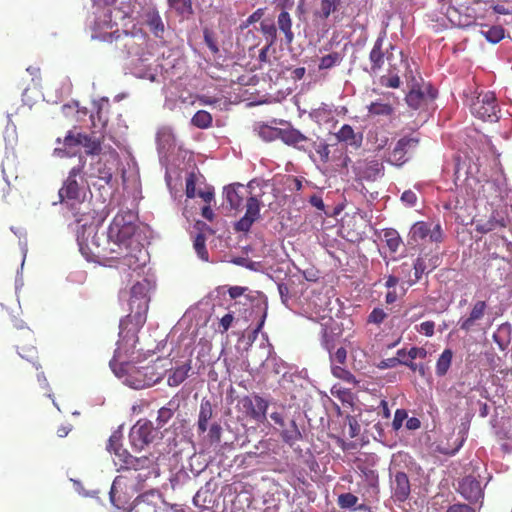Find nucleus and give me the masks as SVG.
<instances>
[{"label": "nucleus", "mask_w": 512, "mask_h": 512, "mask_svg": "<svg viewBox=\"0 0 512 512\" xmlns=\"http://www.w3.org/2000/svg\"><path fill=\"white\" fill-rule=\"evenodd\" d=\"M86 160L80 155L79 163L71 168L67 178L64 180L62 187L59 189L58 195L60 203L65 204L72 212L76 222L80 223L85 211H82L83 205V182L84 168Z\"/></svg>", "instance_id": "obj_1"}, {"label": "nucleus", "mask_w": 512, "mask_h": 512, "mask_svg": "<svg viewBox=\"0 0 512 512\" xmlns=\"http://www.w3.org/2000/svg\"><path fill=\"white\" fill-rule=\"evenodd\" d=\"M135 215L130 210L119 211L113 218L107 230L106 243L111 244L117 257L122 250H127L132 243L136 231Z\"/></svg>", "instance_id": "obj_2"}, {"label": "nucleus", "mask_w": 512, "mask_h": 512, "mask_svg": "<svg viewBox=\"0 0 512 512\" xmlns=\"http://www.w3.org/2000/svg\"><path fill=\"white\" fill-rule=\"evenodd\" d=\"M78 244L81 253L88 260L107 259L113 260L117 257L111 244L106 243L104 234H98L94 226L84 228L81 236H78Z\"/></svg>", "instance_id": "obj_3"}, {"label": "nucleus", "mask_w": 512, "mask_h": 512, "mask_svg": "<svg viewBox=\"0 0 512 512\" xmlns=\"http://www.w3.org/2000/svg\"><path fill=\"white\" fill-rule=\"evenodd\" d=\"M148 309L135 307L130 309V313L119 324V337L121 341H131L132 345L138 341V332L143 327L147 319Z\"/></svg>", "instance_id": "obj_4"}, {"label": "nucleus", "mask_w": 512, "mask_h": 512, "mask_svg": "<svg viewBox=\"0 0 512 512\" xmlns=\"http://www.w3.org/2000/svg\"><path fill=\"white\" fill-rule=\"evenodd\" d=\"M420 144V138L416 135L401 137L390 150L386 161L395 166H403L413 156Z\"/></svg>", "instance_id": "obj_5"}, {"label": "nucleus", "mask_w": 512, "mask_h": 512, "mask_svg": "<svg viewBox=\"0 0 512 512\" xmlns=\"http://www.w3.org/2000/svg\"><path fill=\"white\" fill-rule=\"evenodd\" d=\"M471 113L483 121H495L498 119L499 107L493 92L480 93L470 105Z\"/></svg>", "instance_id": "obj_6"}, {"label": "nucleus", "mask_w": 512, "mask_h": 512, "mask_svg": "<svg viewBox=\"0 0 512 512\" xmlns=\"http://www.w3.org/2000/svg\"><path fill=\"white\" fill-rule=\"evenodd\" d=\"M443 240V230L439 223L433 225L425 221L416 222L409 232V243L419 244L420 242L430 241L440 243Z\"/></svg>", "instance_id": "obj_7"}, {"label": "nucleus", "mask_w": 512, "mask_h": 512, "mask_svg": "<svg viewBox=\"0 0 512 512\" xmlns=\"http://www.w3.org/2000/svg\"><path fill=\"white\" fill-rule=\"evenodd\" d=\"M489 305L484 300H476L472 303L466 314L458 320L459 329L468 333L475 331L481 326L485 316L488 314Z\"/></svg>", "instance_id": "obj_8"}, {"label": "nucleus", "mask_w": 512, "mask_h": 512, "mask_svg": "<svg viewBox=\"0 0 512 512\" xmlns=\"http://www.w3.org/2000/svg\"><path fill=\"white\" fill-rule=\"evenodd\" d=\"M157 435L158 431L153 427L151 421L140 419L131 428L129 438L132 446L141 450L152 443Z\"/></svg>", "instance_id": "obj_9"}, {"label": "nucleus", "mask_w": 512, "mask_h": 512, "mask_svg": "<svg viewBox=\"0 0 512 512\" xmlns=\"http://www.w3.org/2000/svg\"><path fill=\"white\" fill-rule=\"evenodd\" d=\"M270 418L277 426H279L278 431L284 443L289 446H293L296 442L302 439V434L295 420L290 419L286 422L283 412H272L270 414Z\"/></svg>", "instance_id": "obj_10"}, {"label": "nucleus", "mask_w": 512, "mask_h": 512, "mask_svg": "<svg viewBox=\"0 0 512 512\" xmlns=\"http://www.w3.org/2000/svg\"><path fill=\"white\" fill-rule=\"evenodd\" d=\"M261 201L257 195H251L246 201V212L234 225L237 232L247 233L255 221L260 218Z\"/></svg>", "instance_id": "obj_11"}, {"label": "nucleus", "mask_w": 512, "mask_h": 512, "mask_svg": "<svg viewBox=\"0 0 512 512\" xmlns=\"http://www.w3.org/2000/svg\"><path fill=\"white\" fill-rule=\"evenodd\" d=\"M393 48L392 44H389V47L384 48V36H379L376 39L369 53L370 74H378L382 70L385 60H391L392 53L389 52V50H392Z\"/></svg>", "instance_id": "obj_12"}, {"label": "nucleus", "mask_w": 512, "mask_h": 512, "mask_svg": "<svg viewBox=\"0 0 512 512\" xmlns=\"http://www.w3.org/2000/svg\"><path fill=\"white\" fill-rule=\"evenodd\" d=\"M151 475H154V471H130L127 472L126 475H119L117 476L112 484L111 490H110V500L112 504L116 507H120L116 503L115 494L117 487H121L122 485H126L127 480H135L136 483L132 485V488L135 491H139L143 488L144 482L151 477Z\"/></svg>", "instance_id": "obj_13"}, {"label": "nucleus", "mask_w": 512, "mask_h": 512, "mask_svg": "<svg viewBox=\"0 0 512 512\" xmlns=\"http://www.w3.org/2000/svg\"><path fill=\"white\" fill-rule=\"evenodd\" d=\"M115 259L116 258L113 260ZM117 259L121 261L122 265L135 271L146 264L148 253L139 243H135L134 246L130 243L129 248L127 250H122Z\"/></svg>", "instance_id": "obj_14"}, {"label": "nucleus", "mask_w": 512, "mask_h": 512, "mask_svg": "<svg viewBox=\"0 0 512 512\" xmlns=\"http://www.w3.org/2000/svg\"><path fill=\"white\" fill-rule=\"evenodd\" d=\"M241 403L250 418L260 423L266 420L269 404L264 398L259 395H254L253 397L245 396L242 398Z\"/></svg>", "instance_id": "obj_15"}, {"label": "nucleus", "mask_w": 512, "mask_h": 512, "mask_svg": "<svg viewBox=\"0 0 512 512\" xmlns=\"http://www.w3.org/2000/svg\"><path fill=\"white\" fill-rule=\"evenodd\" d=\"M23 340L18 339V344L16 345V348L18 350V354L26 359L27 361L31 362L33 366L38 370L41 366L38 362V352L36 347L34 346L35 342V336L34 333L29 329L26 328L23 331Z\"/></svg>", "instance_id": "obj_16"}, {"label": "nucleus", "mask_w": 512, "mask_h": 512, "mask_svg": "<svg viewBox=\"0 0 512 512\" xmlns=\"http://www.w3.org/2000/svg\"><path fill=\"white\" fill-rule=\"evenodd\" d=\"M150 289V283L148 280L144 279L143 281L135 283L131 287V296L129 300V306L132 311L135 307L143 309H148L149 305V296L148 292Z\"/></svg>", "instance_id": "obj_17"}, {"label": "nucleus", "mask_w": 512, "mask_h": 512, "mask_svg": "<svg viewBox=\"0 0 512 512\" xmlns=\"http://www.w3.org/2000/svg\"><path fill=\"white\" fill-rule=\"evenodd\" d=\"M459 492L469 502L475 503L483 497V489L479 480L472 475L459 482Z\"/></svg>", "instance_id": "obj_18"}, {"label": "nucleus", "mask_w": 512, "mask_h": 512, "mask_svg": "<svg viewBox=\"0 0 512 512\" xmlns=\"http://www.w3.org/2000/svg\"><path fill=\"white\" fill-rule=\"evenodd\" d=\"M358 175L367 181H375L384 175V165L377 159L364 160L358 163Z\"/></svg>", "instance_id": "obj_19"}, {"label": "nucleus", "mask_w": 512, "mask_h": 512, "mask_svg": "<svg viewBox=\"0 0 512 512\" xmlns=\"http://www.w3.org/2000/svg\"><path fill=\"white\" fill-rule=\"evenodd\" d=\"M405 77L408 85L410 86V91L406 95L405 100L409 107L418 109L425 100V94L421 91L420 85L414 77L411 69L407 71Z\"/></svg>", "instance_id": "obj_20"}, {"label": "nucleus", "mask_w": 512, "mask_h": 512, "mask_svg": "<svg viewBox=\"0 0 512 512\" xmlns=\"http://www.w3.org/2000/svg\"><path fill=\"white\" fill-rule=\"evenodd\" d=\"M392 497L399 502L408 499L410 495V482L404 472H397L391 480Z\"/></svg>", "instance_id": "obj_21"}, {"label": "nucleus", "mask_w": 512, "mask_h": 512, "mask_svg": "<svg viewBox=\"0 0 512 512\" xmlns=\"http://www.w3.org/2000/svg\"><path fill=\"white\" fill-rule=\"evenodd\" d=\"M247 192V187L240 183H235L225 187V198L230 208L235 210L241 208Z\"/></svg>", "instance_id": "obj_22"}, {"label": "nucleus", "mask_w": 512, "mask_h": 512, "mask_svg": "<svg viewBox=\"0 0 512 512\" xmlns=\"http://www.w3.org/2000/svg\"><path fill=\"white\" fill-rule=\"evenodd\" d=\"M442 12L446 15L452 26L465 28L474 23V17L472 15L460 11L453 5L447 6Z\"/></svg>", "instance_id": "obj_23"}, {"label": "nucleus", "mask_w": 512, "mask_h": 512, "mask_svg": "<svg viewBox=\"0 0 512 512\" xmlns=\"http://www.w3.org/2000/svg\"><path fill=\"white\" fill-rule=\"evenodd\" d=\"M157 457L154 456H142V457H133L131 464H129V468H127L126 472L130 471H154V476H158V464Z\"/></svg>", "instance_id": "obj_24"}, {"label": "nucleus", "mask_w": 512, "mask_h": 512, "mask_svg": "<svg viewBox=\"0 0 512 512\" xmlns=\"http://www.w3.org/2000/svg\"><path fill=\"white\" fill-rule=\"evenodd\" d=\"M213 416V406L209 399L203 398L200 403L197 431L198 434H204L208 430V423Z\"/></svg>", "instance_id": "obj_25"}, {"label": "nucleus", "mask_w": 512, "mask_h": 512, "mask_svg": "<svg viewBox=\"0 0 512 512\" xmlns=\"http://www.w3.org/2000/svg\"><path fill=\"white\" fill-rule=\"evenodd\" d=\"M280 139L287 145L294 146L298 149H305L304 143L308 138L299 130L294 128L281 129Z\"/></svg>", "instance_id": "obj_26"}, {"label": "nucleus", "mask_w": 512, "mask_h": 512, "mask_svg": "<svg viewBox=\"0 0 512 512\" xmlns=\"http://www.w3.org/2000/svg\"><path fill=\"white\" fill-rule=\"evenodd\" d=\"M277 28L284 34L287 44H291L294 40L292 31V18L288 11H281L277 17Z\"/></svg>", "instance_id": "obj_27"}, {"label": "nucleus", "mask_w": 512, "mask_h": 512, "mask_svg": "<svg viewBox=\"0 0 512 512\" xmlns=\"http://www.w3.org/2000/svg\"><path fill=\"white\" fill-rule=\"evenodd\" d=\"M91 170V177L98 178L99 180H102L105 184H110V182L112 181V167L107 165V163L103 162L101 158H99L95 163L92 164Z\"/></svg>", "instance_id": "obj_28"}, {"label": "nucleus", "mask_w": 512, "mask_h": 512, "mask_svg": "<svg viewBox=\"0 0 512 512\" xmlns=\"http://www.w3.org/2000/svg\"><path fill=\"white\" fill-rule=\"evenodd\" d=\"M82 134L83 133H80V132L74 133L73 131H69L63 140V144H64L65 148L64 149L63 148H55L54 155L59 156V157L71 156L72 153L67 151V149L80 146Z\"/></svg>", "instance_id": "obj_29"}, {"label": "nucleus", "mask_w": 512, "mask_h": 512, "mask_svg": "<svg viewBox=\"0 0 512 512\" xmlns=\"http://www.w3.org/2000/svg\"><path fill=\"white\" fill-rule=\"evenodd\" d=\"M115 45L117 48H125L127 54H138L139 45L136 43V37L127 32L118 33L115 36Z\"/></svg>", "instance_id": "obj_30"}, {"label": "nucleus", "mask_w": 512, "mask_h": 512, "mask_svg": "<svg viewBox=\"0 0 512 512\" xmlns=\"http://www.w3.org/2000/svg\"><path fill=\"white\" fill-rule=\"evenodd\" d=\"M369 116L389 117L394 114V107L381 99L373 101L367 106Z\"/></svg>", "instance_id": "obj_31"}, {"label": "nucleus", "mask_w": 512, "mask_h": 512, "mask_svg": "<svg viewBox=\"0 0 512 512\" xmlns=\"http://www.w3.org/2000/svg\"><path fill=\"white\" fill-rule=\"evenodd\" d=\"M335 135L338 141L348 145L359 147L361 144L362 137H357L354 129L348 124H344Z\"/></svg>", "instance_id": "obj_32"}, {"label": "nucleus", "mask_w": 512, "mask_h": 512, "mask_svg": "<svg viewBox=\"0 0 512 512\" xmlns=\"http://www.w3.org/2000/svg\"><path fill=\"white\" fill-rule=\"evenodd\" d=\"M190 370L191 366L189 363H185L171 370L167 378L168 385L171 387L179 386L187 379Z\"/></svg>", "instance_id": "obj_33"}, {"label": "nucleus", "mask_w": 512, "mask_h": 512, "mask_svg": "<svg viewBox=\"0 0 512 512\" xmlns=\"http://www.w3.org/2000/svg\"><path fill=\"white\" fill-rule=\"evenodd\" d=\"M81 146L87 155H99L102 150V139L94 135L82 134Z\"/></svg>", "instance_id": "obj_34"}, {"label": "nucleus", "mask_w": 512, "mask_h": 512, "mask_svg": "<svg viewBox=\"0 0 512 512\" xmlns=\"http://www.w3.org/2000/svg\"><path fill=\"white\" fill-rule=\"evenodd\" d=\"M178 407L179 404L172 399L168 402V406L160 408L156 419L157 427H164L168 423V421L173 417L174 412L178 409Z\"/></svg>", "instance_id": "obj_35"}, {"label": "nucleus", "mask_w": 512, "mask_h": 512, "mask_svg": "<svg viewBox=\"0 0 512 512\" xmlns=\"http://www.w3.org/2000/svg\"><path fill=\"white\" fill-rule=\"evenodd\" d=\"M341 4V0H320L319 9L314 12L315 17L326 20L335 12Z\"/></svg>", "instance_id": "obj_36"}, {"label": "nucleus", "mask_w": 512, "mask_h": 512, "mask_svg": "<svg viewBox=\"0 0 512 512\" xmlns=\"http://www.w3.org/2000/svg\"><path fill=\"white\" fill-rule=\"evenodd\" d=\"M453 358V352L451 349H445L441 355L439 356L436 362V375L437 376H445L451 366Z\"/></svg>", "instance_id": "obj_37"}, {"label": "nucleus", "mask_w": 512, "mask_h": 512, "mask_svg": "<svg viewBox=\"0 0 512 512\" xmlns=\"http://www.w3.org/2000/svg\"><path fill=\"white\" fill-rule=\"evenodd\" d=\"M483 28H487V30L482 29L481 33L486 38V40L490 43L496 44V43L500 42L505 37V30L500 25H495V26L484 25Z\"/></svg>", "instance_id": "obj_38"}, {"label": "nucleus", "mask_w": 512, "mask_h": 512, "mask_svg": "<svg viewBox=\"0 0 512 512\" xmlns=\"http://www.w3.org/2000/svg\"><path fill=\"white\" fill-rule=\"evenodd\" d=\"M361 477H363L366 485L369 489H371L374 493H378V474L375 470L369 468L368 466H358Z\"/></svg>", "instance_id": "obj_39"}, {"label": "nucleus", "mask_w": 512, "mask_h": 512, "mask_svg": "<svg viewBox=\"0 0 512 512\" xmlns=\"http://www.w3.org/2000/svg\"><path fill=\"white\" fill-rule=\"evenodd\" d=\"M260 31L262 32L268 47L274 45L277 41V26L268 21H262L260 23Z\"/></svg>", "instance_id": "obj_40"}, {"label": "nucleus", "mask_w": 512, "mask_h": 512, "mask_svg": "<svg viewBox=\"0 0 512 512\" xmlns=\"http://www.w3.org/2000/svg\"><path fill=\"white\" fill-rule=\"evenodd\" d=\"M170 8L174 9L178 15L188 16L193 14L191 0H167Z\"/></svg>", "instance_id": "obj_41"}, {"label": "nucleus", "mask_w": 512, "mask_h": 512, "mask_svg": "<svg viewBox=\"0 0 512 512\" xmlns=\"http://www.w3.org/2000/svg\"><path fill=\"white\" fill-rule=\"evenodd\" d=\"M383 237H384V241H385L387 247L389 248V250L392 253L397 252V250L399 249V247L402 243V239H401L399 233L394 229H386V230H384Z\"/></svg>", "instance_id": "obj_42"}, {"label": "nucleus", "mask_w": 512, "mask_h": 512, "mask_svg": "<svg viewBox=\"0 0 512 512\" xmlns=\"http://www.w3.org/2000/svg\"><path fill=\"white\" fill-rule=\"evenodd\" d=\"M114 455V462L116 465L119 466V471H126L127 468H129V464H131V461L134 457L123 447H118L117 450L114 452Z\"/></svg>", "instance_id": "obj_43"}, {"label": "nucleus", "mask_w": 512, "mask_h": 512, "mask_svg": "<svg viewBox=\"0 0 512 512\" xmlns=\"http://www.w3.org/2000/svg\"><path fill=\"white\" fill-rule=\"evenodd\" d=\"M212 116L205 110L197 111L191 119L192 125L200 129H206L212 124Z\"/></svg>", "instance_id": "obj_44"}, {"label": "nucleus", "mask_w": 512, "mask_h": 512, "mask_svg": "<svg viewBox=\"0 0 512 512\" xmlns=\"http://www.w3.org/2000/svg\"><path fill=\"white\" fill-rule=\"evenodd\" d=\"M257 132L259 137L264 141H273L275 139H280L281 129L262 124L258 126Z\"/></svg>", "instance_id": "obj_45"}, {"label": "nucleus", "mask_w": 512, "mask_h": 512, "mask_svg": "<svg viewBox=\"0 0 512 512\" xmlns=\"http://www.w3.org/2000/svg\"><path fill=\"white\" fill-rule=\"evenodd\" d=\"M194 249L198 257L203 261L209 260V253L206 249V238L203 234L199 233L194 239Z\"/></svg>", "instance_id": "obj_46"}, {"label": "nucleus", "mask_w": 512, "mask_h": 512, "mask_svg": "<svg viewBox=\"0 0 512 512\" xmlns=\"http://www.w3.org/2000/svg\"><path fill=\"white\" fill-rule=\"evenodd\" d=\"M341 61H342V57H341L340 53L332 52L330 54L323 56L320 59V63H319L318 67H319V70L330 69V68L336 66L337 64H339Z\"/></svg>", "instance_id": "obj_47"}, {"label": "nucleus", "mask_w": 512, "mask_h": 512, "mask_svg": "<svg viewBox=\"0 0 512 512\" xmlns=\"http://www.w3.org/2000/svg\"><path fill=\"white\" fill-rule=\"evenodd\" d=\"M147 23L150 30L155 34V36H159L160 33H163L164 24L158 13H153L149 15Z\"/></svg>", "instance_id": "obj_48"}, {"label": "nucleus", "mask_w": 512, "mask_h": 512, "mask_svg": "<svg viewBox=\"0 0 512 512\" xmlns=\"http://www.w3.org/2000/svg\"><path fill=\"white\" fill-rule=\"evenodd\" d=\"M397 355L402 358L407 356L410 360H414L416 358L424 359L427 356V351L422 347H412L408 352L403 349L398 350Z\"/></svg>", "instance_id": "obj_49"}, {"label": "nucleus", "mask_w": 512, "mask_h": 512, "mask_svg": "<svg viewBox=\"0 0 512 512\" xmlns=\"http://www.w3.org/2000/svg\"><path fill=\"white\" fill-rule=\"evenodd\" d=\"M358 502V497L352 493H343L338 496L337 504L342 509H350Z\"/></svg>", "instance_id": "obj_50"}, {"label": "nucleus", "mask_w": 512, "mask_h": 512, "mask_svg": "<svg viewBox=\"0 0 512 512\" xmlns=\"http://www.w3.org/2000/svg\"><path fill=\"white\" fill-rule=\"evenodd\" d=\"M390 76H381L380 83L381 85L389 88H399L400 87V78L397 74H394L393 67L391 66L389 69Z\"/></svg>", "instance_id": "obj_51"}, {"label": "nucleus", "mask_w": 512, "mask_h": 512, "mask_svg": "<svg viewBox=\"0 0 512 512\" xmlns=\"http://www.w3.org/2000/svg\"><path fill=\"white\" fill-rule=\"evenodd\" d=\"M222 437V427L219 423H213L207 433V439L211 445L218 444Z\"/></svg>", "instance_id": "obj_52"}, {"label": "nucleus", "mask_w": 512, "mask_h": 512, "mask_svg": "<svg viewBox=\"0 0 512 512\" xmlns=\"http://www.w3.org/2000/svg\"><path fill=\"white\" fill-rule=\"evenodd\" d=\"M427 265L423 258L419 257L416 259L414 263L415 270V279L408 281V284L411 286L416 283L422 276V274L426 271Z\"/></svg>", "instance_id": "obj_53"}, {"label": "nucleus", "mask_w": 512, "mask_h": 512, "mask_svg": "<svg viewBox=\"0 0 512 512\" xmlns=\"http://www.w3.org/2000/svg\"><path fill=\"white\" fill-rule=\"evenodd\" d=\"M387 314L382 308H374L368 316V323L380 325L386 319Z\"/></svg>", "instance_id": "obj_54"}, {"label": "nucleus", "mask_w": 512, "mask_h": 512, "mask_svg": "<svg viewBox=\"0 0 512 512\" xmlns=\"http://www.w3.org/2000/svg\"><path fill=\"white\" fill-rule=\"evenodd\" d=\"M204 41L207 47L210 49V51L214 54L218 53L219 48L217 45V42L214 38V34L209 29H204L203 31Z\"/></svg>", "instance_id": "obj_55"}, {"label": "nucleus", "mask_w": 512, "mask_h": 512, "mask_svg": "<svg viewBox=\"0 0 512 512\" xmlns=\"http://www.w3.org/2000/svg\"><path fill=\"white\" fill-rule=\"evenodd\" d=\"M196 181L197 177L195 173L188 174L186 178V196L188 198H194L196 196Z\"/></svg>", "instance_id": "obj_56"}, {"label": "nucleus", "mask_w": 512, "mask_h": 512, "mask_svg": "<svg viewBox=\"0 0 512 512\" xmlns=\"http://www.w3.org/2000/svg\"><path fill=\"white\" fill-rule=\"evenodd\" d=\"M121 440H122V435L120 433H118V432L112 433V435L110 436V438L108 440V445H107V449L109 450V452L114 453L118 447H122Z\"/></svg>", "instance_id": "obj_57"}, {"label": "nucleus", "mask_w": 512, "mask_h": 512, "mask_svg": "<svg viewBox=\"0 0 512 512\" xmlns=\"http://www.w3.org/2000/svg\"><path fill=\"white\" fill-rule=\"evenodd\" d=\"M407 418V412L404 409H397L393 419V428L398 430L402 427L403 421Z\"/></svg>", "instance_id": "obj_58"}, {"label": "nucleus", "mask_w": 512, "mask_h": 512, "mask_svg": "<svg viewBox=\"0 0 512 512\" xmlns=\"http://www.w3.org/2000/svg\"><path fill=\"white\" fill-rule=\"evenodd\" d=\"M435 323L433 321L422 322L419 326L418 331L427 337H431L434 334Z\"/></svg>", "instance_id": "obj_59"}, {"label": "nucleus", "mask_w": 512, "mask_h": 512, "mask_svg": "<svg viewBox=\"0 0 512 512\" xmlns=\"http://www.w3.org/2000/svg\"><path fill=\"white\" fill-rule=\"evenodd\" d=\"M316 152L319 155V157L323 163H326L329 161L330 150H329L328 144L320 143L316 148Z\"/></svg>", "instance_id": "obj_60"}, {"label": "nucleus", "mask_w": 512, "mask_h": 512, "mask_svg": "<svg viewBox=\"0 0 512 512\" xmlns=\"http://www.w3.org/2000/svg\"><path fill=\"white\" fill-rule=\"evenodd\" d=\"M332 373L334 376L346 381H350V379L353 378V375L348 370L342 368L341 366L332 367Z\"/></svg>", "instance_id": "obj_61"}, {"label": "nucleus", "mask_w": 512, "mask_h": 512, "mask_svg": "<svg viewBox=\"0 0 512 512\" xmlns=\"http://www.w3.org/2000/svg\"><path fill=\"white\" fill-rule=\"evenodd\" d=\"M233 320H234V317L231 313L225 314L220 319L221 333H225L229 330V328L231 327V325L233 323Z\"/></svg>", "instance_id": "obj_62"}, {"label": "nucleus", "mask_w": 512, "mask_h": 512, "mask_svg": "<svg viewBox=\"0 0 512 512\" xmlns=\"http://www.w3.org/2000/svg\"><path fill=\"white\" fill-rule=\"evenodd\" d=\"M401 200L409 206H414L417 201V196L413 191L406 190L402 193Z\"/></svg>", "instance_id": "obj_63"}, {"label": "nucleus", "mask_w": 512, "mask_h": 512, "mask_svg": "<svg viewBox=\"0 0 512 512\" xmlns=\"http://www.w3.org/2000/svg\"><path fill=\"white\" fill-rule=\"evenodd\" d=\"M447 512H475V510L467 504L458 503L451 505Z\"/></svg>", "instance_id": "obj_64"}]
</instances>
